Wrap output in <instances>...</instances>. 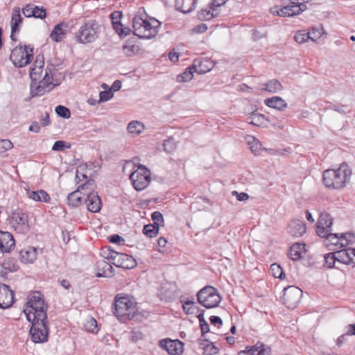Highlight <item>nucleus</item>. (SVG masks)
Segmentation results:
<instances>
[{"instance_id": "nucleus-1", "label": "nucleus", "mask_w": 355, "mask_h": 355, "mask_svg": "<svg viewBox=\"0 0 355 355\" xmlns=\"http://www.w3.org/2000/svg\"><path fill=\"white\" fill-rule=\"evenodd\" d=\"M114 314L121 322L127 320L141 321L144 315L138 311L135 299L128 295L118 294L115 297Z\"/></svg>"}, {"instance_id": "nucleus-2", "label": "nucleus", "mask_w": 355, "mask_h": 355, "mask_svg": "<svg viewBox=\"0 0 355 355\" xmlns=\"http://www.w3.org/2000/svg\"><path fill=\"white\" fill-rule=\"evenodd\" d=\"M161 22L155 18L148 19L147 15L139 11L133 18L132 27L134 34L141 39H152L155 37L160 27Z\"/></svg>"}, {"instance_id": "nucleus-3", "label": "nucleus", "mask_w": 355, "mask_h": 355, "mask_svg": "<svg viewBox=\"0 0 355 355\" xmlns=\"http://www.w3.org/2000/svg\"><path fill=\"white\" fill-rule=\"evenodd\" d=\"M352 173L349 166L343 163L336 169H327L323 172L324 184L329 188L342 189L349 182Z\"/></svg>"}, {"instance_id": "nucleus-4", "label": "nucleus", "mask_w": 355, "mask_h": 355, "mask_svg": "<svg viewBox=\"0 0 355 355\" xmlns=\"http://www.w3.org/2000/svg\"><path fill=\"white\" fill-rule=\"evenodd\" d=\"M48 305L45 303L43 295L39 291L33 293L28 297L24 313L28 321L37 320H46Z\"/></svg>"}, {"instance_id": "nucleus-5", "label": "nucleus", "mask_w": 355, "mask_h": 355, "mask_svg": "<svg viewBox=\"0 0 355 355\" xmlns=\"http://www.w3.org/2000/svg\"><path fill=\"white\" fill-rule=\"evenodd\" d=\"M55 72L54 67H47L42 78L38 81L31 83V94L32 96H42L60 85V81L54 78Z\"/></svg>"}, {"instance_id": "nucleus-6", "label": "nucleus", "mask_w": 355, "mask_h": 355, "mask_svg": "<svg viewBox=\"0 0 355 355\" xmlns=\"http://www.w3.org/2000/svg\"><path fill=\"white\" fill-rule=\"evenodd\" d=\"M101 25L94 19L85 21L74 34V39L79 44L95 42L99 36Z\"/></svg>"}, {"instance_id": "nucleus-7", "label": "nucleus", "mask_w": 355, "mask_h": 355, "mask_svg": "<svg viewBox=\"0 0 355 355\" xmlns=\"http://www.w3.org/2000/svg\"><path fill=\"white\" fill-rule=\"evenodd\" d=\"M333 218L329 214L323 211L320 214L317 223V234L321 238H325L331 245H340V234L331 233Z\"/></svg>"}, {"instance_id": "nucleus-8", "label": "nucleus", "mask_w": 355, "mask_h": 355, "mask_svg": "<svg viewBox=\"0 0 355 355\" xmlns=\"http://www.w3.org/2000/svg\"><path fill=\"white\" fill-rule=\"evenodd\" d=\"M197 299L202 306L206 309H211L218 306L222 298L216 288L206 286L198 291Z\"/></svg>"}, {"instance_id": "nucleus-9", "label": "nucleus", "mask_w": 355, "mask_h": 355, "mask_svg": "<svg viewBox=\"0 0 355 355\" xmlns=\"http://www.w3.org/2000/svg\"><path fill=\"white\" fill-rule=\"evenodd\" d=\"M33 58V48L28 46H17L12 51L10 60L18 68L31 63Z\"/></svg>"}, {"instance_id": "nucleus-10", "label": "nucleus", "mask_w": 355, "mask_h": 355, "mask_svg": "<svg viewBox=\"0 0 355 355\" xmlns=\"http://www.w3.org/2000/svg\"><path fill=\"white\" fill-rule=\"evenodd\" d=\"M31 322L30 335L33 342L35 343L47 341L49 336V322L46 320H37L29 321Z\"/></svg>"}, {"instance_id": "nucleus-11", "label": "nucleus", "mask_w": 355, "mask_h": 355, "mask_svg": "<svg viewBox=\"0 0 355 355\" xmlns=\"http://www.w3.org/2000/svg\"><path fill=\"white\" fill-rule=\"evenodd\" d=\"M130 179L134 188L137 191H141L146 188L150 182V172L146 166L139 165L137 168L130 174Z\"/></svg>"}, {"instance_id": "nucleus-12", "label": "nucleus", "mask_w": 355, "mask_h": 355, "mask_svg": "<svg viewBox=\"0 0 355 355\" xmlns=\"http://www.w3.org/2000/svg\"><path fill=\"white\" fill-rule=\"evenodd\" d=\"M302 291L298 287L291 286L284 290L283 300L288 309H294L300 302Z\"/></svg>"}, {"instance_id": "nucleus-13", "label": "nucleus", "mask_w": 355, "mask_h": 355, "mask_svg": "<svg viewBox=\"0 0 355 355\" xmlns=\"http://www.w3.org/2000/svg\"><path fill=\"white\" fill-rule=\"evenodd\" d=\"M305 8L306 5L303 3H295L292 2L289 5L281 8H279L278 7L273 8L272 9V12L274 15H277L280 17H292L300 14L301 12L304 10Z\"/></svg>"}, {"instance_id": "nucleus-14", "label": "nucleus", "mask_w": 355, "mask_h": 355, "mask_svg": "<svg viewBox=\"0 0 355 355\" xmlns=\"http://www.w3.org/2000/svg\"><path fill=\"white\" fill-rule=\"evenodd\" d=\"M11 223L15 230L20 234H25L30 230L28 217L25 213L21 211L14 212L11 216Z\"/></svg>"}, {"instance_id": "nucleus-15", "label": "nucleus", "mask_w": 355, "mask_h": 355, "mask_svg": "<svg viewBox=\"0 0 355 355\" xmlns=\"http://www.w3.org/2000/svg\"><path fill=\"white\" fill-rule=\"evenodd\" d=\"M159 346L171 355H180L184 351V344L179 340H162Z\"/></svg>"}, {"instance_id": "nucleus-16", "label": "nucleus", "mask_w": 355, "mask_h": 355, "mask_svg": "<svg viewBox=\"0 0 355 355\" xmlns=\"http://www.w3.org/2000/svg\"><path fill=\"white\" fill-rule=\"evenodd\" d=\"M113 254L114 257H112V264L118 268L130 269L137 265L136 261L131 256L119 252Z\"/></svg>"}, {"instance_id": "nucleus-17", "label": "nucleus", "mask_w": 355, "mask_h": 355, "mask_svg": "<svg viewBox=\"0 0 355 355\" xmlns=\"http://www.w3.org/2000/svg\"><path fill=\"white\" fill-rule=\"evenodd\" d=\"M336 261L347 265L355 266V248H347L334 252Z\"/></svg>"}, {"instance_id": "nucleus-18", "label": "nucleus", "mask_w": 355, "mask_h": 355, "mask_svg": "<svg viewBox=\"0 0 355 355\" xmlns=\"http://www.w3.org/2000/svg\"><path fill=\"white\" fill-rule=\"evenodd\" d=\"M14 302V292L6 284H0V308L6 309Z\"/></svg>"}, {"instance_id": "nucleus-19", "label": "nucleus", "mask_w": 355, "mask_h": 355, "mask_svg": "<svg viewBox=\"0 0 355 355\" xmlns=\"http://www.w3.org/2000/svg\"><path fill=\"white\" fill-rule=\"evenodd\" d=\"M94 182L93 180L87 181L85 184L79 186L78 189L70 193L67 196V204L71 207H78L81 204V196L79 194V191L85 190L89 189V186H93Z\"/></svg>"}, {"instance_id": "nucleus-20", "label": "nucleus", "mask_w": 355, "mask_h": 355, "mask_svg": "<svg viewBox=\"0 0 355 355\" xmlns=\"http://www.w3.org/2000/svg\"><path fill=\"white\" fill-rule=\"evenodd\" d=\"M84 196H87L85 203L87 209L93 213L98 212L101 208V200L97 192L91 191L89 193H84Z\"/></svg>"}, {"instance_id": "nucleus-21", "label": "nucleus", "mask_w": 355, "mask_h": 355, "mask_svg": "<svg viewBox=\"0 0 355 355\" xmlns=\"http://www.w3.org/2000/svg\"><path fill=\"white\" fill-rule=\"evenodd\" d=\"M13 236L8 232L0 231V251L3 253L9 252L15 246Z\"/></svg>"}, {"instance_id": "nucleus-22", "label": "nucleus", "mask_w": 355, "mask_h": 355, "mask_svg": "<svg viewBox=\"0 0 355 355\" xmlns=\"http://www.w3.org/2000/svg\"><path fill=\"white\" fill-rule=\"evenodd\" d=\"M193 68L198 74H204L214 67V63L209 59L197 58L193 60Z\"/></svg>"}, {"instance_id": "nucleus-23", "label": "nucleus", "mask_w": 355, "mask_h": 355, "mask_svg": "<svg viewBox=\"0 0 355 355\" xmlns=\"http://www.w3.org/2000/svg\"><path fill=\"white\" fill-rule=\"evenodd\" d=\"M271 349L268 345L258 342L255 345L248 351H242L239 355H270Z\"/></svg>"}, {"instance_id": "nucleus-24", "label": "nucleus", "mask_w": 355, "mask_h": 355, "mask_svg": "<svg viewBox=\"0 0 355 355\" xmlns=\"http://www.w3.org/2000/svg\"><path fill=\"white\" fill-rule=\"evenodd\" d=\"M306 230V225L300 220H292L288 227V232L295 237L302 236Z\"/></svg>"}, {"instance_id": "nucleus-25", "label": "nucleus", "mask_w": 355, "mask_h": 355, "mask_svg": "<svg viewBox=\"0 0 355 355\" xmlns=\"http://www.w3.org/2000/svg\"><path fill=\"white\" fill-rule=\"evenodd\" d=\"M23 21V17L20 14V8L15 7L12 10L11 19V35L12 40H15L14 33L19 31V25Z\"/></svg>"}, {"instance_id": "nucleus-26", "label": "nucleus", "mask_w": 355, "mask_h": 355, "mask_svg": "<svg viewBox=\"0 0 355 355\" xmlns=\"http://www.w3.org/2000/svg\"><path fill=\"white\" fill-rule=\"evenodd\" d=\"M68 24L61 22L55 25L50 34V38L56 42H60L66 34Z\"/></svg>"}, {"instance_id": "nucleus-27", "label": "nucleus", "mask_w": 355, "mask_h": 355, "mask_svg": "<svg viewBox=\"0 0 355 355\" xmlns=\"http://www.w3.org/2000/svg\"><path fill=\"white\" fill-rule=\"evenodd\" d=\"M21 261L24 263H31L37 258L36 249L33 247L28 246L22 249L19 252Z\"/></svg>"}, {"instance_id": "nucleus-28", "label": "nucleus", "mask_w": 355, "mask_h": 355, "mask_svg": "<svg viewBox=\"0 0 355 355\" xmlns=\"http://www.w3.org/2000/svg\"><path fill=\"white\" fill-rule=\"evenodd\" d=\"M96 266L98 277H108L113 275V267L111 263L105 261V260H101L97 262Z\"/></svg>"}, {"instance_id": "nucleus-29", "label": "nucleus", "mask_w": 355, "mask_h": 355, "mask_svg": "<svg viewBox=\"0 0 355 355\" xmlns=\"http://www.w3.org/2000/svg\"><path fill=\"white\" fill-rule=\"evenodd\" d=\"M176 10L183 12L189 13L196 8V0H175Z\"/></svg>"}, {"instance_id": "nucleus-30", "label": "nucleus", "mask_w": 355, "mask_h": 355, "mask_svg": "<svg viewBox=\"0 0 355 355\" xmlns=\"http://www.w3.org/2000/svg\"><path fill=\"white\" fill-rule=\"evenodd\" d=\"M43 65L44 62L42 60H36L33 67L31 69L30 72V77L31 79V83L38 81L40 79L42 78L43 74Z\"/></svg>"}, {"instance_id": "nucleus-31", "label": "nucleus", "mask_w": 355, "mask_h": 355, "mask_svg": "<svg viewBox=\"0 0 355 355\" xmlns=\"http://www.w3.org/2000/svg\"><path fill=\"white\" fill-rule=\"evenodd\" d=\"M264 103L266 105L269 107L276 109L277 110H284L287 107V103L286 101L279 96H273L272 98H268L265 99Z\"/></svg>"}, {"instance_id": "nucleus-32", "label": "nucleus", "mask_w": 355, "mask_h": 355, "mask_svg": "<svg viewBox=\"0 0 355 355\" xmlns=\"http://www.w3.org/2000/svg\"><path fill=\"white\" fill-rule=\"evenodd\" d=\"M26 195L29 198L36 202H47L51 199L48 193L44 190H38L36 191L28 190Z\"/></svg>"}, {"instance_id": "nucleus-33", "label": "nucleus", "mask_w": 355, "mask_h": 355, "mask_svg": "<svg viewBox=\"0 0 355 355\" xmlns=\"http://www.w3.org/2000/svg\"><path fill=\"white\" fill-rule=\"evenodd\" d=\"M261 91L268 92L270 93H278L283 89L281 83L277 79H272L264 84H262Z\"/></svg>"}, {"instance_id": "nucleus-34", "label": "nucleus", "mask_w": 355, "mask_h": 355, "mask_svg": "<svg viewBox=\"0 0 355 355\" xmlns=\"http://www.w3.org/2000/svg\"><path fill=\"white\" fill-rule=\"evenodd\" d=\"M305 250V245L301 243H295L290 248L289 257L293 261L300 260L302 258V254Z\"/></svg>"}, {"instance_id": "nucleus-35", "label": "nucleus", "mask_w": 355, "mask_h": 355, "mask_svg": "<svg viewBox=\"0 0 355 355\" xmlns=\"http://www.w3.org/2000/svg\"><path fill=\"white\" fill-rule=\"evenodd\" d=\"M127 129L128 132L134 135H137L143 132L144 125L138 121H132L128 125Z\"/></svg>"}, {"instance_id": "nucleus-36", "label": "nucleus", "mask_w": 355, "mask_h": 355, "mask_svg": "<svg viewBox=\"0 0 355 355\" xmlns=\"http://www.w3.org/2000/svg\"><path fill=\"white\" fill-rule=\"evenodd\" d=\"M159 230V227L153 224H148L144 225L143 228V233L149 238H153L158 234Z\"/></svg>"}, {"instance_id": "nucleus-37", "label": "nucleus", "mask_w": 355, "mask_h": 355, "mask_svg": "<svg viewBox=\"0 0 355 355\" xmlns=\"http://www.w3.org/2000/svg\"><path fill=\"white\" fill-rule=\"evenodd\" d=\"M193 72H195V71L192 65L187 68L183 73L178 75L176 80L178 83L187 82L192 79Z\"/></svg>"}, {"instance_id": "nucleus-38", "label": "nucleus", "mask_w": 355, "mask_h": 355, "mask_svg": "<svg viewBox=\"0 0 355 355\" xmlns=\"http://www.w3.org/2000/svg\"><path fill=\"white\" fill-rule=\"evenodd\" d=\"M214 10H212L211 11L207 8H205V9H201L198 12V17L200 20H202V21H208V20H211V19H213L215 16V15L214 14Z\"/></svg>"}, {"instance_id": "nucleus-39", "label": "nucleus", "mask_w": 355, "mask_h": 355, "mask_svg": "<svg viewBox=\"0 0 355 355\" xmlns=\"http://www.w3.org/2000/svg\"><path fill=\"white\" fill-rule=\"evenodd\" d=\"M340 246H346L349 244H352L355 242V236L352 233L340 234Z\"/></svg>"}, {"instance_id": "nucleus-40", "label": "nucleus", "mask_w": 355, "mask_h": 355, "mask_svg": "<svg viewBox=\"0 0 355 355\" xmlns=\"http://www.w3.org/2000/svg\"><path fill=\"white\" fill-rule=\"evenodd\" d=\"M265 116L260 114H254L248 118L249 123L257 126L262 125Z\"/></svg>"}, {"instance_id": "nucleus-41", "label": "nucleus", "mask_w": 355, "mask_h": 355, "mask_svg": "<svg viewBox=\"0 0 355 355\" xmlns=\"http://www.w3.org/2000/svg\"><path fill=\"white\" fill-rule=\"evenodd\" d=\"M182 309L187 314H193L197 307L195 306L193 300L184 301L182 304Z\"/></svg>"}, {"instance_id": "nucleus-42", "label": "nucleus", "mask_w": 355, "mask_h": 355, "mask_svg": "<svg viewBox=\"0 0 355 355\" xmlns=\"http://www.w3.org/2000/svg\"><path fill=\"white\" fill-rule=\"evenodd\" d=\"M270 270L274 277L279 278L281 279L285 278V275L279 265H277L276 263L272 264L270 266Z\"/></svg>"}, {"instance_id": "nucleus-43", "label": "nucleus", "mask_w": 355, "mask_h": 355, "mask_svg": "<svg viewBox=\"0 0 355 355\" xmlns=\"http://www.w3.org/2000/svg\"><path fill=\"white\" fill-rule=\"evenodd\" d=\"M163 146L164 151L171 153L176 148V143L173 138H168L164 141Z\"/></svg>"}, {"instance_id": "nucleus-44", "label": "nucleus", "mask_w": 355, "mask_h": 355, "mask_svg": "<svg viewBox=\"0 0 355 355\" xmlns=\"http://www.w3.org/2000/svg\"><path fill=\"white\" fill-rule=\"evenodd\" d=\"M309 33V40L313 42H317V40L320 39L322 35L323 31L322 28H312Z\"/></svg>"}, {"instance_id": "nucleus-45", "label": "nucleus", "mask_w": 355, "mask_h": 355, "mask_svg": "<svg viewBox=\"0 0 355 355\" xmlns=\"http://www.w3.org/2000/svg\"><path fill=\"white\" fill-rule=\"evenodd\" d=\"M294 38L298 44H303L309 40V36L308 33L300 31L295 33Z\"/></svg>"}, {"instance_id": "nucleus-46", "label": "nucleus", "mask_w": 355, "mask_h": 355, "mask_svg": "<svg viewBox=\"0 0 355 355\" xmlns=\"http://www.w3.org/2000/svg\"><path fill=\"white\" fill-rule=\"evenodd\" d=\"M46 17V10L43 7L40 8L39 6L33 5V17L40 18L41 19H44Z\"/></svg>"}, {"instance_id": "nucleus-47", "label": "nucleus", "mask_w": 355, "mask_h": 355, "mask_svg": "<svg viewBox=\"0 0 355 355\" xmlns=\"http://www.w3.org/2000/svg\"><path fill=\"white\" fill-rule=\"evenodd\" d=\"M334 252H330L324 256V266L329 268H334L336 261Z\"/></svg>"}, {"instance_id": "nucleus-48", "label": "nucleus", "mask_w": 355, "mask_h": 355, "mask_svg": "<svg viewBox=\"0 0 355 355\" xmlns=\"http://www.w3.org/2000/svg\"><path fill=\"white\" fill-rule=\"evenodd\" d=\"M55 112L58 116L64 119H69L71 116L69 110L63 105H58L55 107Z\"/></svg>"}, {"instance_id": "nucleus-49", "label": "nucleus", "mask_w": 355, "mask_h": 355, "mask_svg": "<svg viewBox=\"0 0 355 355\" xmlns=\"http://www.w3.org/2000/svg\"><path fill=\"white\" fill-rule=\"evenodd\" d=\"M151 218L153 220V225L159 227L164 224V218L162 213L159 211H154L151 215Z\"/></svg>"}, {"instance_id": "nucleus-50", "label": "nucleus", "mask_w": 355, "mask_h": 355, "mask_svg": "<svg viewBox=\"0 0 355 355\" xmlns=\"http://www.w3.org/2000/svg\"><path fill=\"white\" fill-rule=\"evenodd\" d=\"M85 328L88 331L93 334H96L98 331L97 322L94 318H90L87 321L85 324Z\"/></svg>"}, {"instance_id": "nucleus-51", "label": "nucleus", "mask_w": 355, "mask_h": 355, "mask_svg": "<svg viewBox=\"0 0 355 355\" xmlns=\"http://www.w3.org/2000/svg\"><path fill=\"white\" fill-rule=\"evenodd\" d=\"M13 147L12 143L8 139L0 140V153H3Z\"/></svg>"}, {"instance_id": "nucleus-52", "label": "nucleus", "mask_w": 355, "mask_h": 355, "mask_svg": "<svg viewBox=\"0 0 355 355\" xmlns=\"http://www.w3.org/2000/svg\"><path fill=\"white\" fill-rule=\"evenodd\" d=\"M67 143L64 141H57L54 143L52 150L54 151H62L64 150V148H69L70 145H67Z\"/></svg>"}, {"instance_id": "nucleus-53", "label": "nucleus", "mask_w": 355, "mask_h": 355, "mask_svg": "<svg viewBox=\"0 0 355 355\" xmlns=\"http://www.w3.org/2000/svg\"><path fill=\"white\" fill-rule=\"evenodd\" d=\"M113 97V93L111 89L103 91L99 93V100L98 102L107 101Z\"/></svg>"}, {"instance_id": "nucleus-54", "label": "nucleus", "mask_w": 355, "mask_h": 355, "mask_svg": "<svg viewBox=\"0 0 355 355\" xmlns=\"http://www.w3.org/2000/svg\"><path fill=\"white\" fill-rule=\"evenodd\" d=\"M33 4L29 3L25 6L22 9V12L26 17H33Z\"/></svg>"}, {"instance_id": "nucleus-55", "label": "nucleus", "mask_w": 355, "mask_h": 355, "mask_svg": "<svg viewBox=\"0 0 355 355\" xmlns=\"http://www.w3.org/2000/svg\"><path fill=\"white\" fill-rule=\"evenodd\" d=\"M116 14L118 15H120L119 14V12H116ZM115 15H116V13H112L111 15V18L112 19V25H113V28L115 30V31L119 35L120 30L122 28L123 25L119 21H115V17H114Z\"/></svg>"}, {"instance_id": "nucleus-56", "label": "nucleus", "mask_w": 355, "mask_h": 355, "mask_svg": "<svg viewBox=\"0 0 355 355\" xmlns=\"http://www.w3.org/2000/svg\"><path fill=\"white\" fill-rule=\"evenodd\" d=\"M143 337V334L139 331H132L131 332V340L133 342H136L139 340H141Z\"/></svg>"}, {"instance_id": "nucleus-57", "label": "nucleus", "mask_w": 355, "mask_h": 355, "mask_svg": "<svg viewBox=\"0 0 355 355\" xmlns=\"http://www.w3.org/2000/svg\"><path fill=\"white\" fill-rule=\"evenodd\" d=\"M110 241L114 243L121 244L124 239L118 234H113L110 237Z\"/></svg>"}, {"instance_id": "nucleus-58", "label": "nucleus", "mask_w": 355, "mask_h": 355, "mask_svg": "<svg viewBox=\"0 0 355 355\" xmlns=\"http://www.w3.org/2000/svg\"><path fill=\"white\" fill-rule=\"evenodd\" d=\"M227 0H213L210 9L215 10L216 7H220L225 4Z\"/></svg>"}, {"instance_id": "nucleus-59", "label": "nucleus", "mask_w": 355, "mask_h": 355, "mask_svg": "<svg viewBox=\"0 0 355 355\" xmlns=\"http://www.w3.org/2000/svg\"><path fill=\"white\" fill-rule=\"evenodd\" d=\"M114 253H117V252H115L114 250H107L103 252V257L104 259L109 260L112 263V258H111V257H114Z\"/></svg>"}, {"instance_id": "nucleus-60", "label": "nucleus", "mask_w": 355, "mask_h": 355, "mask_svg": "<svg viewBox=\"0 0 355 355\" xmlns=\"http://www.w3.org/2000/svg\"><path fill=\"white\" fill-rule=\"evenodd\" d=\"M207 26H206V24H201L200 25L196 26L193 28V31L198 33H205L207 31Z\"/></svg>"}, {"instance_id": "nucleus-61", "label": "nucleus", "mask_w": 355, "mask_h": 355, "mask_svg": "<svg viewBox=\"0 0 355 355\" xmlns=\"http://www.w3.org/2000/svg\"><path fill=\"white\" fill-rule=\"evenodd\" d=\"M233 194L236 195V198L239 201L245 200L248 198V195L246 193H238L237 191H233Z\"/></svg>"}, {"instance_id": "nucleus-62", "label": "nucleus", "mask_w": 355, "mask_h": 355, "mask_svg": "<svg viewBox=\"0 0 355 355\" xmlns=\"http://www.w3.org/2000/svg\"><path fill=\"white\" fill-rule=\"evenodd\" d=\"M167 240L164 237H160L157 241L158 250L161 251V248L166 247L167 244Z\"/></svg>"}, {"instance_id": "nucleus-63", "label": "nucleus", "mask_w": 355, "mask_h": 355, "mask_svg": "<svg viewBox=\"0 0 355 355\" xmlns=\"http://www.w3.org/2000/svg\"><path fill=\"white\" fill-rule=\"evenodd\" d=\"M29 131L38 133L40 131V126L37 122H33L29 127Z\"/></svg>"}, {"instance_id": "nucleus-64", "label": "nucleus", "mask_w": 355, "mask_h": 355, "mask_svg": "<svg viewBox=\"0 0 355 355\" xmlns=\"http://www.w3.org/2000/svg\"><path fill=\"white\" fill-rule=\"evenodd\" d=\"M347 336L355 335V324H351L347 326Z\"/></svg>"}]
</instances>
